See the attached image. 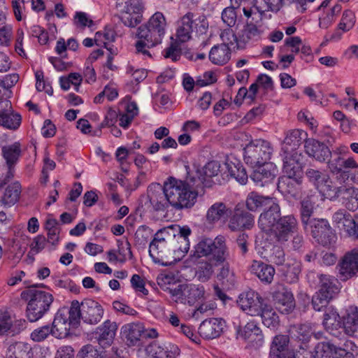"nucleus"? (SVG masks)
Masks as SVG:
<instances>
[{"label": "nucleus", "instance_id": "4c0bfd02", "mask_svg": "<svg viewBox=\"0 0 358 358\" xmlns=\"http://www.w3.org/2000/svg\"><path fill=\"white\" fill-rule=\"evenodd\" d=\"M258 316L261 317L262 323L268 328L273 329L278 325V316L270 305L264 303Z\"/></svg>", "mask_w": 358, "mask_h": 358}, {"label": "nucleus", "instance_id": "338daca9", "mask_svg": "<svg viewBox=\"0 0 358 358\" xmlns=\"http://www.w3.org/2000/svg\"><path fill=\"white\" fill-rule=\"evenodd\" d=\"M180 56L181 50L176 43H172L165 50L164 57L166 58H171L173 62L178 61Z\"/></svg>", "mask_w": 358, "mask_h": 358}, {"label": "nucleus", "instance_id": "72a5a7b5", "mask_svg": "<svg viewBox=\"0 0 358 358\" xmlns=\"http://www.w3.org/2000/svg\"><path fill=\"white\" fill-rule=\"evenodd\" d=\"M343 329L349 336L358 334V308L350 307L343 322Z\"/></svg>", "mask_w": 358, "mask_h": 358}, {"label": "nucleus", "instance_id": "052dcab7", "mask_svg": "<svg viewBox=\"0 0 358 358\" xmlns=\"http://www.w3.org/2000/svg\"><path fill=\"white\" fill-rule=\"evenodd\" d=\"M334 154L337 155L336 157L329 159L327 166L331 173L338 174L341 173V164L343 158L339 155L340 151L338 150L334 151Z\"/></svg>", "mask_w": 358, "mask_h": 358}, {"label": "nucleus", "instance_id": "864d4df0", "mask_svg": "<svg viewBox=\"0 0 358 358\" xmlns=\"http://www.w3.org/2000/svg\"><path fill=\"white\" fill-rule=\"evenodd\" d=\"M220 38L222 41L221 45H224L231 49V47L233 46L234 48L235 46L238 48V36H236L231 29H225L220 34Z\"/></svg>", "mask_w": 358, "mask_h": 358}, {"label": "nucleus", "instance_id": "f3484780", "mask_svg": "<svg viewBox=\"0 0 358 358\" xmlns=\"http://www.w3.org/2000/svg\"><path fill=\"white\" fill-rule=\"evenodd\" d=\"M83 320L90 324L99 323L103 315L102 306L92 299H85L82 302Z\"/></svg>", "mask_w": 358, "mask_h": 358}, {"label": "nucleus", "instance_id": "bb28decb", "mask_svg": "<svg viewBox=\"0 0 358 358\" xmlns=\"http://www.w3.org/2000/svg\"><path fill=\"white\" fill-rule=\"evenodd\" d=\"M21 192L22 187L19 182L8 185L0 196V204L6 208L14 206L19 201Z\"/></svg>", "mask_w": 358, "mask_h": 358}, {"label": "nucleus", "instance_id": "c756f323", "mask_svg": "<svg viewBox=\"0 0 358 358\" xmlns=\"http://www.w3.org/2000/svg\"><path fill=\"white\" fill-rule=\"evenodd\" d=\"M261 31L257 24L252 21L247 22L238 36V49L244 48L245 45L252 40L260 36Z\"/></svg>", "mask_w": 358, "mask_h": 358}, {"label": "nucleus", "instance_id": "20e7f679", "mask_svg": "<svg viewBox=\"0 0 358 358\" xmlns=\"http://www.w3.org/2000/svg\"><path fill=\"white\" fill-rule=\"evenodd\" d=\"M166 22L164 15L157 12L150 18L147 24L138 28V41L136 43L138 52L150 56L147 48L161 43L166 31Z\"/></svg>", "mask_w": 358, "mask_h": 358}, {"label": "nucleus", "instance_id": "09e8293b", "mask_svg": "<svg viewBox=\"0 0 358 358\" xmlns=\"http://www.w3.org/2000/svg\"><path fill=\"white\" fill-rule=\"evenodd\" d=\"M313 203L308 199L306 198L301 202V221L303 225L310 224V218L313 213Z\"/></svg>", "mask_w": 358, "mask_h": 358}, {"label": "nucleus", "instance_id": "f257e3e1", "mask_svg": "<svg viewBox=\"0 0 358 358\" xmlns=\"http://www.w3.org/2000/svg\"><path fill=\"white\" fill-rule=\"evenodd\" d=\"M248 210L255 211L258 208L268 205L259 215L258 226L275 243L285 244L297 230V220L293 215L281 216L280 207L274 198L250 192L245 201Z\"/></svg>", "mask_w": 358, "mask_h": 358}, {"label": "nucleus", "instance_id": "0eeeda50", "mask_svg": "<svg viewBox=\"0 0 358 358\" xmlns=\"http://www.w3.org/2000/svg\"><path fill=\"white\" fill-rule=\"evenodd\" d=\"M319 289L313 296L312 305L314 310L321 311L338 294L341 290L338 280L327 274L318 275Z\"/></svg>", "mask_w": 358, "mask_h": 358}, {"label": "nucleus", "instance_id": "cd10ccee", "mask_svg": "<svg viewBox=\"0 0 358 358\" xmlns=\"http://www.w3.org/2000/svg\"><path fill=\"white\" fill-rule=\"evenodd\" d=\"M250 271L266 284L271 283L275 273V268L272 266L260 261H253Z\"/></svg>", "mask_w": 358, "mask_h": 358}, {"label": "nucleus", "instance_id": "13d9d810", "mask_svg": "<svg viewBox=\"0 0 358 358\" xmlns=\"http://www.w3.org/2000/svg\"><path fill=\"white\" fill-rule=\"evenodd\" d=\"M115 40V33L113 30L105 31L104 33L96 32L95 35V43L97 45H100L101 43H103L105 48H107V43L112 42Z\"/></svg>", "mask_w": 358, "mask_h": 358}, {"label": "nucleus", "instance_id": "7ed1b4c3", "mask_svg": "<svg viewBox=\"0 0 358 358\" xmlns=\"http://www.w3.org/2000/svg\"><path fill=\"white\" fill-rule=\"evenodd\" d=\"M203 179L189 174L185 180L169 178L164 182L170 206L176 210L192 208L196 202L198 189L203 185Z\"/></svg>", "mask_w": 358, "mask_h": 358}, {"label": "nucleus", "instance_id": "a19ab883", "mask_svg": "<svg viewBox=\"0 0 358 358\" xmlns=\"http://www.w3.org/2000/svg\"><path fill=\"white\" fill-rule=\"evenodd\" d=\"M123 334L132 345L136 343L144 332V328L140 323H129L122 327Z\"/></svg>", "mask_w": 358, "mask_h": 358}, {"label": "nucleus", "instance_id": "603ef678", "mask_svg": "<svg viewBox=\"0 0 358 358\" xmlns=\"http://www.w3.org/2000/svg\"><path fill=\"white\" fill-rule=\"evenodd\" d=\"M236 8H238L231 4L230 6L225 8L222 13L223 22L230 27L234 26L236 22L237 15L235 10Z\"/></svg>", "mask_w": 358, "mask_h": 358}, {"label": "nucleus", "instance_id": "aec40b11", "mask_svg": "<svg viewBox=\"0 0 358 358\" xmlns=\"http://www.w3.org/2000/svg\"><path fill=\"white\" fill-rule=\"evenodd\" d=\"M255 223L253 215L245 210L236 209L230 217L228 227L231 231L250 229Z\"/></svg>", "mask_w": 358, "mask_h": 358}, {"label": "nucleus", "instance_id": "a211bd4d", "mask_svg": "<svg viewBox=\"0 0 358 358\" xmlns=\"http://www.w3.org/2000/svg\"><path fill=\"white\" fill-rule=\"evenodd\" d=\"M305 150L308 156L320 162H324L331 155V152L328 146L314 138L306 139Z\"/></svg>", "mask_w": 358, "mask_h": 358}, {"label": "nucleus", "instance_id": "f704fd0d", "mask_svg": "<svg viewBox=\"0 0 358 358\" xmlns=\"http://www.w3.org/2000/svg\"><path fill=\"white\" fill-rule=\"evenodd\" d=\"M225 166L231 177L235 178L241 185L246 183L248 178V174L240 162L228 161L225 163Z\"/></svg>", "mask_w": 358, "mask_h": 358}, {"label": "nucleus", "instance_id": "dca6fc26", "mask_svg": "<svg viewBox=\"0 0 358 358\" xmlns=\"http://www.w3.org/2000/svg\"><path fill=\"white\" fill-rule=\"evenodd\" d=\"M339 273L345 279L350 278L358 273V248L348 252L341 259Z\"/></svg>", "mask_w": 358, "mask_h": 358}, {"label": "nucleus", "instance_id": "9d476101", "mask_svg": "<svg viewBox=\"0 0 358 358\" xmlns=\"http://www.w3.org/2000/svg\"><path fill=\"white\" fill-rule=\"evenodd\" d=\"M305 176L323 196L330 200L335 199L336 187L334 185L330 176L324 171L308 168L305 171Z\"/></svg>", "mask_w": 358, "mask_h": 358}, {"label": "nucleus", "instance_id": "bf43d9fd", "mask_svg": "<svg viewBox=\"0 0 358 358\" xmlns=\"http://www.w3.org/2000/svg\"><path fill=\"white\" fill-rule=\"evenodd\" d=\"M236 243L240 249L241 255L245 256L248 253L250 247L248 235L245 232L239 234L236 238Z\"/></svg>", "mask_w": 358, "mask_h": 358}, {"label": "nucleus", "instance_id": "4be33fe9", "mask_svg": "<svg viewBox=\"0 0 358 358\" xmlns=\"http://www.w3.org/2000/svg\"><path fill=\"white\" fill-rule=\"evenodd\" d=\"M302 181L301 177L283 176L278 180V189L283 194L296 197L301 192Z\"/></svg>", "mask_w": 358, "mask_h": 358}, {"label": "nucleus", "instance_id": "2f4dec72", "mask_svg": "<svg viewBox=\"0 0 358 358\" xmlns=\"http://www.w3.org/2000/svg\"><path fill=\"white\" fill-rule=\"evenodd\" d=\"M230 50L224 45L213 46L209 52V59L216 65H223L230 59Z\"/></svg>", "mask_w": 358, "mask_h": 358}, {"label": "nucleus", "instance_id": "6ab92c4d", "mask_svg": "<svg viewBox=\"0 0 358 358\" xmlns=\"http://www.w3.org/2000/svg\"><path fill=\"white\" fill-rule=\"evenodd\" d=\"M224 326V321L221 318L205 320L200 324L199 333L206 339H213L221 335Z\"/></svg>", "mask_w": 358, "mask_h": 358}, {"label": "nucleus", "instance_id": "6e6552de", "mask_svg": "<svg viewBox=\"0 0 358 358\" xmlns=\"http://www.w3.org/2000/svg\"><path fill=\"white\" fill-rule=\"evenodd\" d=\"M273 148L269 142L257 139L244 148V160L252 167L264 166L271 159Z\"/></svg>", "mask_w": 358, "mask_h": 358}, {"label": "nucleus", "instance_id": "e433bc0d", "mask_svg": "<svg viewBox=\"0 0 358 358\" xmlns=\"http://www.w3.org/2000/svg\"><path fill=\"white\" fill-rule=\"evenodd\" d=\"M287 343V336L284 335L276 336L271 345L270 357L271 358H285Z\"/></svg>", "mask_w": 358, "mask_h": 358}, {"label": "nucleus", "instance_id": "8fccbe9b", "mask_svg": "<svg viewBox=\"0 0 358 358\" xmlns=\"http://www.w3.org/2000/svg\"><path fill=\"white\" fill-rule=\"evenodd\" d=\"M355 23V15L354 13L350 10H346L343 13L341 20L338 25V28L343 31H348L354 27Z\"/></svg>", "mask_w": 358, "mask_h": 358}, {"label": "nucleus", "instance_id": "4468645a", "mask_svg": "<svg viewBox=\"0 0 358 358\" xmlns=\"http://www.w3.org/2000/svg\"><path fill=\"white\" fill-rule=\"evenodd\" d=\"M237 303L248 315L256 316L259 315L264 300L257 292L250 289L239 295Z\"/></svg>", "mask_w": 358, "mask_h": 358}, {"label": "nucleus", "instance_id": "a18cd8bd", "mask_svg": "<svg viewBox=\"0 0 358 358\" xmlns=\"http://www.w3.org/2000/svg\"><path fill=\"white\" fill-rule=\"evenodd\" d=\"M336 198L341 196L344 200L346 201L345 206L349 210L350 206L355 201V188L346 187L345 186L336 187Z\"/></svg>", "mask_w": 358, "mask_h": 358}, {"label": "nucleus", "instance_id": "37998d69", "mask_svg": "<svg viewBox=\"0 0 358 358\" xmlns=\"http://www.w3.org/2000/svg\"><path fill=\"white\" fill-rule=\"evenodd\" d=\"M220 164L216 161H212L207 163L202 169V170H197L194 176L196 178L199 177L203 178V183L208 178H212L218 174L220 171Z\"/></svg>", "mask_w": 358, "mask_h": 358}, {"label": "nucleus", "instance_id": "39448f33", "mask_svg": "<svg viewBox=\"0 0 358 358\" xmlns=\"http://www.w3.org/2000/svg\"><path fill=\"white\" fill-rule=\"evenodd\" d=\"M172 227H168L159 229L154 236L149 245V255L152 260L162 266H171L180 257L172 255V248H176V241H171L173 230Z\"/></svg>", "mask_w": 358, "mask_h": 358}, {"label": "nucleus", "instance_id": "a878e982", "mask_svg": "<svg viewBox=\"0 0 358 358\" xmlns=\"http://www.w3.org/2000/svg\"><path fill=\"white\" fill-rule=\"evenodd\" d=\"M322 324L325 330L335 337L341 334L343 326L339 314L334 309H329L324 314Z\"/></svg>", "mask_w": 358, "mask_h": 358}, {"label": "nucleus", "instance_id": "b1692460", "mask_svg": "<svg viewBox=\"0 0 358 358\" xmlns=\"http://www.w3.org/2000/svg\"><path fill=\"white\" fill-rule=\"evenodd\" d=\"M145 352L150 358H176L180 349L174 345L164 348L157 342H152L145 348Z\"/></svg>", "mask_w": 358, "mask_h": 358}, {"label": "nucleus", "instance_id": "69168bd1", "mask_svg": "<svg viewBox=\"0 0 358 358\" xmlns=\"http://www.w3.org/2000/svg\"><path fill=\"white\" fill-rule=\"evenodd\" d=\"M173 229L171 232L172 233V239L180 240V237L185 239H188L189 236L191 234V229L187 226L180 227L179 226L174 227L171 225Z\"/></svg>", "mask_w": 358, "mask_h": 358}, {"label": "nucleus", "instance_id": "4d7b16f0", "mask_svg": "<svg viewBox=\"0 0 358 358\" xmlns=\"http://www.w3.org/2000/svg\"><path fill=\"white\" fill-rule=\"evenodd\" d=\"M217 274V278L223 282H227L229 283L234 282V273L231 271L230 266L227 261L223 263Z\"/></svg>", "mask_w": 358, "mask_h": 358}, {"label": "nucleus", "instance_id": "79ce46f5", "mask_svg": "<svg viewBox=\"0 0 358 358\" xmlns=\"http://www.w3.org/2000/svg\"><path fill=\"white\" fill-rule=\"evenodd\" d=\"M21 120V115L18 113H9L4 110H0V126L15 130L20 127Z\"/></svg>", "mask_w": 358, "mask_h": 358}, {"label": "nucleus", "instance_id": "3c124183", "mask_svg": "<svg viewBox=\"0 0 358 358\" xmlns=\"http://www.w3.org/2000/svg\"><path fill=\"white\" fill-rule=\"evenodd\" d=\"M30 348L24 343H17L8 348L9 353L17 357V358H27Z\"/></svg>", "mask_w": 358, "mask_h": 358}, {"label": "nucleus", "instance_id": "6e6d98bb", "mask_svg": "<svg viewBox=\"0 0 358 358\" xmlns=\"http://www.w3.org/2000/svg\"><path fill=\"white\" fill-rule=\"evenodd\" d=\"M357 168L358 164L353 158H343L341 164V173H339L343 178H349L351 169Z\"/></svg>", "mask_w": 358, "mask_h": 358}, {"label": "nucleus", "instance_id": "49530a36", "mask_svg": "<svg viewBox=\"0 0 358 358\" xmlns=\"http://www.w3.org/2000/svg\"><path fill=\"white\" fill-rule=\"evenodd\" d=\"M68 313L67 318H69V321L71 322L73 326L77 325L80 322V318L83 319L82 303H80L76 300L73 301Z\"/></svg>", "mask_w": 358, "mask_h": 358}, {"label": "nucleus", "instance_id": "f03ea898", "mask_svg": "<svg viewBox=\"0 0 358 358\" xmlns=\"http://www.w3.org/2000/svg\"><path fill=\"white\" fill-rule=\"evenodd\" d=\"M229 257L226 238L217 236L214 240L203 238L195 246L189 261L196 266V275L201 282H207L213 276L215 268L224 263Z\"/></svg>", "mask_w": 358, "mask_h": 358}, {"label": "nucleus", "instance_id": "ea45409f", "mask_svg": "<svg viewBox=\"0 0 358 358\" xmlns=\"http://www.w3.org/2000/svg\"><path fill=\"white\" fill-rule=\"evenodd\" d=\"M338 348L329 342L318 343L311 352L310 358H333Z\"/></svg>", "mask_w": 358, "mask_h": 358}, {"label": "nucleus", "instance_id": "58836bf2", "mask_svg": "<svg viewBox=\"0 0 358 358\" xmlns=\"http://www.w3.org/2000/svg\"><path fill=\"white\" fill-rule=\"evenodd\" d=\"M275 178V174L265 166H259L253 171L250 178L256 185L263 187L271 182Z\"/></svg>", "mask_w": 358, "mask_h": 358}, {"label": "nucleus", "instance_id": "1a4fd4ad", "mask_svg": "<svg viewBox=\"0 0 358 358\" xmlns=\"http://www.w3.org/2000/svg\"><path fill=\"white\" fill-rule=\"evenodd\" d=\"M199 31L203 34L205 33L208 27L206 20H200L197 15L192 12H187L177 21L176 38L182 43L187 42L192 38V34L194 29H197L199 24Z\"/></svg>", "mask_w": 358, "mask_h": 358}, {"label": "nucleus", "instance_id": "7c9ffc66", "mask_svg": "<svg viewBox=\"0 0 358 358\" xmlns=\"http://www.w3.org/2000/svg\"><path fill=\"white\" fill-rule=\"evenodd\" d=\"M1 152L6 165L15 167L22 153L21 144L15 142L11 145H4L1 148Z\"/></svg>", "mask_w": 358, "mask_h": 358}, {"label": "nucleus", "instance_id": "c03bdc74", "mask_svg": "<svg viewBox=\"0 0 358 358\" xmlns=\"http://www.w3.org/2000/svg\"><path fill=\"white\" fill-rule=\"evenodd\" d=\"M282 271L286 281L289 283H294L299 279L301 268L299 264L294 262L293 264H286L282 268Z\"/></svg>", "mask_w": 358, "mask_h": 358}, {"label": "nucleus", "instance_id": "393cba45", "mask_svg": "<svg viewBox=\"0 0 358 358\" xmlns=\"http://www.w3.org/2000/svg\"><path fill=\"white\" fill-rule=\"evenodd\" d=\"M117 329V325L116 322L109 320H106L103 324L96 329L98 336H96V338L99 344L102 347L109 346L115 338Z\"/></svg>", "mask_w": 358, "mask_h": 358}, {"label": "nucleus", "instance_id": "412c9836", "mask_svg": "<svg viewBox=\"0 0 358 358\" xmlns=\"http://www.w3.org/2000/svg\"><path fill=\"white\" fill-rule=\"evenodd\" d=\"M307 133L301 129H293L288 131L284 139L282 151L283 153H298L297 149L303 141H306Z\"/></svg>", "mask_w": 358, "mask_h": 358}, {"label": "nucleus", "instance_id": "680f3d73", "mask_svg": "<svg viewBox=\"0 0 358 358\" xmlns=\"http://www.w3.org/2000/svg\"><path fill=\"white\" fill-rule=\"evenodd\" d=\"M171 241H176V249L172 248V255L178 252L180 253L182 257L188 252L189 248V239H185L180 237V240L171 239Z\"/></svg>", "mask_w": 358, "mask_h": 358}, {"label": "nucleus", "instance_id": "9b49d317", "mask_svg": "<svg viewBox=\"0 0 358 358\" xmlns=\"http://www.w3.org/2000/svg\"><path fill=\"white\" fill-rule=\"evenodd\" d=\"M169 292L176 303L193 306L204 295L203 286L194 284H180L175 288H169Z\"/></svg>", "mask_w": 358, "mask_h": 358}, {"label": "nucleus", "instance_id": "5701e85b", "mask_svg": "<svg viewBox=\"0 0 358 358\" xmlns=\"http://www.w3.org/2000/svg\"><path fill=\"white\" fill-rule=\"evenodd\" d=\"M69 319L63 310H59L56 313L51 327L53 336L57 338H63L69 335L70 329L73 324Z\"/></svg>", "mask_w": 358, "mask_h": 358}, {"label": "nucleus", "instance_id": "ddd939ff", "mask_svg": "<svg viewBox=\"0 0 358 358\" xmlns=\"http://www.w3.org/2000/svg\"><path fill=\"white\" fill-rule=\"evenodd\" d=\"M147 198L148 202L145 203V205L153 211H164L170 206L165 189V182L163 186L159 183L151 184L148 188Z\"/></svg>", "mask_w": 358, "mask_h": 358}, {"label": "nucleus", "instance_id": "2eb2a0df", "mask_svg": "<svg viewBox=\"0 0 358 358\" xmlns=\"http://www.w3.org/2000/svg\"><path fill=\"white\" fill-rule=\"evenodd\" d=\"M272 298L276 308L282 313H289L295 307L292 293L282 284L275 285V290L272 293Z\"/></svg>", "mask_w": 358, "mask_h": 358}, {"label": "nucleus", "instance_id": "c9c22d12", "mask_svg": "<svg viewBox=\"0 0 358 358\" xmlns=\"http://www.w3.org/2000/svg\"><path fill=\"white\" fill-rule=\"evenodd\" d=\"M238 334L241 338L250 343L261 342L263 339L261 330L255 322H248L243 329L238 331Z\"/></svg>", "mask_w": 358, "mask_h": 358}, {"label": "nucleus", "instance_id": "c85d7f7f", "mask_svg": "<svg viewBox=\"0 0 358 358\" xmlns=\"http://www.w3.org/2000/svg\"><path fill=\"white\" fill-rule=\"evenodd\" d=\"M283 172L287 176L297 177L301 172L299 153H283Z\"/></svg>", "mask_w": 358, "mask_h": 358}, {"label": "nucleus", "instance_id": "f8f14e48", "mask_svg": "<svg viewBox=\"0 0 358 358\" xmlns=\"http://www.w3.org/2000/svg\"><path fill=\"white\" fill-rule=\"evenodd\" d=\"M313 238L320 245L326 247L333 245L336 241V235L324 219H314L310 222Z\"/></svg>", "mask_w": 358, "mask_h": 358}, {"label": "nucleus", "instance_id": "774afa93", "mask_svg": "<svg viewBox=\"0 0 358 358\" xmlns=\"http://www.w3.org/2000/svg\"><path fill=\"white\" fill-rule=\"evenodd\" d=\"M131 284L132 287L136 292H140L144 295H147L148 294V289L145 288V282L139 275L134 274L132 275L131 279Z\"/></svg>", "mask_w": 358, "mask_h": 358}, {"label": "nucleus", "instance_id": "e2e57ef3", "mask_svg": "<svg viewBox=\"0 0 358 358\" xmlns=\"http://www.w3.org/2000/svg\"><path fill=\"white\" fill-rule=\"evenodd\" d=\"M78 358H101V356L93 345H86L78 352Z\"/></svg>", "mask_w": 358, "mask_h": 358}, {"label": "nucleus", "instance_id": "5fc2aeb1", "mask_svg": "<svg viewBox=\"0 0 358 358\" xmlns=\"http://www.w3.org/2000/svg\"><path fill=\"white\" fill-rule=\"evenodd\" d=\"M50 334L52 335L51 327L45 325L34 329L31 334V338L36 342L45 340Z\"/></svg>", "mask_w": 358, "mask_h": 358}, {"label": "nucleus", "instance_id": "423d86ee", "mask_svg": "<svg viewBox=\"0 0 358 358\" xmlns=\"http://www.w3.org/2000/svg\"><path fill=\"white\" fill-rule=\"evenodd\" d=\"M22 296L28 301L26 314L31 322L41 319L49 310L54 300L52 295L48 292L31 289L23 292Z\"/></svg>", "mask_w": 358, "mask_h": 358}, {"label": "nucleus", "instance_id": "de8ad7c7", "mask_svg": "<svg viewBox=\"0 0 358 358\" xmlns=\"http://www.w3.org/2000/svg\"><path fill=\"white\" fill-rule=\"evenodd\" d=\"M293 334L297 340L301 341L303 343L309 341L313 334L311 324H303L299 325L298 327L295 328Z\"/></svg>", "mask_w": 358, "mask_h": 358}, {"label": "nucleus", "instance_id": "473e14b6", "mask_svg": "<svg viewBox=\"0 0 358 358\" xmlns=\"http://www.w3.org/2000/svg\"><path fill=\"white\" fill-rule=\"evenodd\" d=\"M229 215V208L222 202L213 204L207 210L206 218L210 224H214Z\"/></svg>", "mask_w": 358, "mask_h": 358}, {"label": "nucleus", "instance_id": "0e129e2a", "mask_svg": "<svg viewBox=\"0 0 358 358\" xmlns=\"http://www.w3.org/2000/svg\"><path fill=\"white\" fill-rule=\"evenodd\" d=\"M271 262L278 266H283L285 262V254L280 247H275L270 255Z\"/></svg>", "mask_w": 358, "mask_h": 358}]
</instances>
